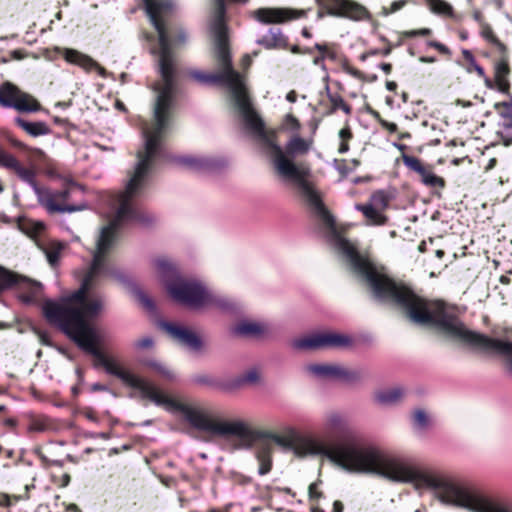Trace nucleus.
<instances>
[{
	"instance_id": "nucleus-1",
	"label": "nucleus",
	"mask_w": 512,
	"mask_h": 512,
	"mask_svg": "<svg viewBox=\"0 0 512 512\" xmlns=\"http://www.w3.org/2000/svg\"><path fill=\"white\" fill-rule=\"evenodd\" d=\"M244 122L257 138L264 153L270 158L276 172L284 179L297 184L309 205L329 227L331 244L361 276L375 299L397 304L405 311L411 322L421 326H433L453 342L470 347H499V339L468 329L453 310L443 302L425 300L415 295L406 286L396 283L387 275L383 267H378L368 258L361 256L356 247L336 231L332 215L325 209L320 195L309 181L310 167L305 163H295L293 160L312 149L314 143L312 138H302L294 134L287 141L284 151L278 143L277 132L265 129L262 119L254 108Z\"/></svg>"
},
{
	"instance_id": "nucleus-2",
	"label": "nucleus",
	"mask_w": 512,
	"mask_h": 512,
	"mask_svg": "<svg viewBox=\"0 0 512 512\" xmlns=\"http://www.w3.org/2000/svg\"><path fill=\"white\" fill-rule=\"evenodd\" d=\"M174 7L175 5L172 2L171 11L163 17V24L171 55L169 65L170 77L165 79L162 74L160 64L161 45H159L158 48L151 49V53L157 56L161 75V83L156 87L158 95L154 105L153 119L151 122H146L142 126L144 147L137 153L136 165L134 169L128 173L124 190L115 194L110 199L111 214L109 216V223L101 229L99 238H116L117 230L120 226L138 218L136 199L148 186L155 161L161 155L163 141L171 125V113L175 95L174 55L171 50V44L180 46L188 41V33L182 27L175 29L172 41L169 39L166 18L173 12ZM158 44H160L159 39Z\"/></svg>"
},
{
	"instance_id": "nucleus-3",
	"label": "nucleus",
	"mask_w": 512,
	"mask_h": 512,
	"mask_svg": "<svg viewBox=\"0 0 512 512\" xmlns=\"http://www.w3.org/2000/svg\"><path fill=\"white\" fill-rule=\"evenodd\" d=\"M261 437L270 439L285 450H293L298 457L324 456L347 472L376 475L395 483H410L416 489L427 482L430 474L420 470L408 458L356 439L327 448L312 438H302L297 428L290 424L282 425L280 433L264 432Z\"/></svg>"
},
{
	"instance_id": "nucleus-4",
	"label": "nucleus",
	"mask_w": 512,
	"mask_h": 512,
	"mask_svg": "<svg viewBox=\"0 0 512 512\" xmlns=\"http://www.w3.org/2000/svg\"><path fill=\"white\" fill-rule=\"evenodd\" d=\"M155 268L158 277L175 301L193 310H225L229 308L227 299L208 290L201 282L180 278L176 268L168 259H156Z\"/></svg>"
},
{
	"instance_id": "nucleus-5",
	"label": "nucleus",
	"mask_w": 512,
	"mask_h": 512,
	"mask_svg": "<svg viewBox=\"0 0 512 512\" xmlns=\"http://www.w3.org/2000/svg\"><path fill=\"white\" fill-rule=\"evenodd\" d=\"M419 486L435 490L436 497L444 504L464 508L470 512H512L507 506L491 499L475 488L461 485L432 474Z\"/></svg>"
},
{
	"instance_id": "nucleus-6",
	"label": "nucleus",
	"mask_w": 512,
	"mask_h": 512,
	"mask_svg": "<svg viewBox=\"0 0 512 512\" xmlns=\"http://www.w3.org/2000/svg\"><path fill=\"white\" fill-rule=\"evenodd\" d=\"M145 5V11L154 26L157 33H159V40L161 45L160 51V64L162 74L165 79L170 77V60L171 55L169 52L168 39L163 24V17L167 15L172 9V0H142Z\"/></svg>"
},
{
	"instance_id": "nucleus-7",
	"label": "nucleus",
	"mask_w": 512,
	"mask_h": 512,
	"mask_svg": "<svg viewBox=\"0 0 512 512\" xmlns=\"http://www.w3.org/2000/svg\"><path fill=\"white\" fill-rule=\"evenodd\" d=\"M35 195L38 204L49 214L73 213L87 208L85 203H80L78 205H71L68 203L70 188H64L57 191L46 186H41L40 188H35Z\"/></svg>"
},
{
	"instance_id": "nucleus-8",
	"label": "nucleus",
	"mask_w": 512,
	"mask_h": 512,
	"mask_svg": "<svg viewBox=\"0 0 512 512\" xmlns=\"http://www.w3.org/2000/svg\"><path fill=\"white\" fill-rule=\"evenodd\" d=\"M0 106L27 113L41 110V104L34 96L22 91L11 82L0 85Z\"/></svg>"
},
{
	"instance_id": "nucleus-9",
	"label": "nucleus",
	"mask_w": 512,
	"mask_h": 512,
	"mask_svg": "<svg viewBox=\"0 0 512 512\" xmlns=\"http://www.w3.org/2000/svg\"><path fill=\"white\" fill-rule=\"evenodd\" d=\"M351 344V338L347 335L325 331L313 333L292 340L291 346L298 351L316 350L328 347H346Z\"/></svg>"
},
{
	"instance_id": "nucleus-10",
	"label": "nucleus",
	"mask_w": 512,
	"mask_h": 512,
	"mask_svg": "<svg viewBox=\"0 0 512 512\" xmlns=\"http://www.w3.org/2000/svg\"><path fill=\"white\" fill-rule=\"evenodd\" d=\"M159 326L180 347L192 353H201L203 351L204 342L192 328L180 323L165 321L160 322Z\"/></svg>"
},
{
	"instance_id": "nucleus-11",
	"label": "nucleus",
	"mask_w": 512,
	"mask_h": 512,
	"mask_svg": "<svg viewBox=\"0 0 512 512\" xmlns=\"http://www.w3.org/2000/svg\"><path fill=\"white\" fill-rule=\"evenodd\" d=\"M306 369L310 374L321 380H341L346 383H353L362 377L359 370H350L335 363L311 364Z\"/></svg>"
},
{
	"instance_id": "nucleus-12",
	"label": "nucleus",
	"mask_w": 512,
	"mask_h": 512,
	"mask_svg": "<svg viewBox=\"0 0 512 512\" xmlns=\"http://www.w3.org/2000/svg\"><path fill=\"white\" fill-rule=\"evenodd\" d=\"M14 284L18 285L20 289L27 290V293L22 292L19 294V299L27 304L33 302L39 296L42 289L40 283L22 278L0 267V292Z\"/></svg>"
},
{
	"instance_id": "nucleus-13",
	"label": "nucleus",
	"mask_w": 512,
	"mask_h": 512,
	"mask_svg": "<svg viewBox=\"0 0 512 512\" xmlns=\"http://www.w3.org/2000/svg\"><path fill=\"white\" fill-rule=\"evenodd\" d=\"M323 429L324 432L330 437L343 436V439L340 442L336 443L330 448L340 445L346 442L348 439H356L361 443L369 444V442L363 441L350 433V426L347 419L344 415L338 412H329L326 414L323 422ZM370 445L375 444L370 443Z\"/></svg>"
},
{
	"instance_id": "nucleus-14",
	"label": "nucleus",
	"mask_w": 512,
	"mask_h": 512,
	"mask_svg": "<svg viewBox=\"0 0 512 512\" xmlns=\"http://www.w3.org/2000/svg\"><path fill=\"white\" fill-rule=\"evenodd\" d=\"M303 14L288 8H259L253 12V17L262 24H279L296 19Z\"/></svg>"
},
{
	"instance_id": "nucleus-15",
	"label": "nucleus",
	"mask_w": 512,
	"mask_h": 512,
	"mask_svg": "<svg viewBox=\"0 0 512 512\" xmlns=\"http://www.w3.org/2000/svg\"><path fill=\"white\" fill-rule=\"evenodd\" d=\"M62 57L71 64L77 65L86 72L96 71L101 77L107 76L106 70L100 66L90 56L71 48H63L60 50Z\"/></svg>"
},
{
	"instance_id": "nucleus-16",
	"label": "nucleus",
	"mask_w": 512,
	"mask_h": 512,
	"mask_svg": "<svg viewBox=\"0 0 512 512\" xmlns=\"http://www.w3.org/2000/svg\"><path fill=\"white\" fill-rule=\"evenodd\" d=\"M330 15L345 17L355 21L369 18V12L367 9L351 0H340L337 5L332 8Z\"/></svg>"
},
{
	"instance_id": "nucleus-17",
	"label": "nucleus",
	"mask_w": 512,
	"mask_h": 512,
	"mask_svg": "<svg viewBox=\"0 0 512 512\" xmlns=\"http://www.w3.org/2000/svg\"><path fill=\"white\" fill-rule=\"evenodd\" d=\"M494 70L496 89L503 94H509L510 82L508 76L510 69L507 61L505 59L497 61Z\"/></svg>"
},
{
	"instance_id": "nucleus-18",
	"label": "nucleus",
	"mask_w": 512,
	"mask_h": 512,
	"mask_svg": "<svg viewBox=\"0 0 512 512\" xmlns=\"http://www.w3.org/2000/svg\"><path fill=\"white\" fill-rule=\"evenodd\" d=\"M403 390L400 387H391L377 390L374 393V400L382 406H390L398 403L403 397Z\"/></svg>"
},
{
	"instance_id": "nucleus-19",
	"label": "nucleus",
	"mask_w": 512,
	"mask_h": 512,
	"mask_svg": "<svg viewBox=\"0 0 512 512\" xmlns=\"http://www.w3.org/2000/svg\"><path fill=\"white\" fill-rule=\"evenodd\" d=\"M15 123L21 127L26 133L33 137L47 135L50 133L49 126L42 121L28 122L21 117L15 118Z\"/></svg>"
},
{
	"instance_id": "nucleus-20",
	"label": "nucleus",
	"mask_w": 512,
	"mask_h": 512,
	"mask_svg": "<svg viewBox=\"0 0 512 512\" xmlns=\"http://www.w3.org/2000/svg\"><path fill=\"white\" fill-rule=\"evenodd\" d=\"M355 209L363 213L370 225H384L388 220L383 211L373 208L368 204H357Z\"/></svg>"
},
{
	"instance_id": "nucleus-21",
	"label": "nucleus",
	"mask_w": 512,
	"mask_h": 512,
	"mask_svg": "<svg viewBox=\"0 0 512 512\" xmlns=\"http://www.w3.org/2000/svg\"><path fill=\"white\" fill-rule=\"evenodd\" d=\"M37 245L45 254L49 264L51 266H55L59 261L64 245L57 241H49L47 243L37 241Z\"/></svg>"
},
{
	"instance_id": "nucleus-22",
	"label": "nucleus",
	"mask_w": 512,
	"mask_h": 512,
	"mask_svg": "<svg viewBox=\"0 0 512 512\" xmlns=\"http://www.w3.org/2000/svg\"><path fill=\"white\" fill-rule=\"evenodd\" d=\"M7 169L13 170L21 180L28 183L31 186L34 193H35V188L41 187L35 181L34 171L23 167L15 157H13V159L10 162Z\"/></svg>"
},
{
	"instance_id": "nucleus-23",
	"label": "nucleus",
	"mask_w": 512,
	"mask_h": 512,
	"mask_svg": "<svg viewBox=\"0 0 512 512\" xmlns=\"http://www.w3.org/2000/svg\"><path fill=\"white\" fill-rule=\"evenodd\" d=\"M235 332L241 336L257 337L265 332V326L258 322L243 321L236 326Z\"/></svg>"
},
{
	"instance_id": "nucleus-24",
	"label": "nucleus",
	"mask_w": 512,
	"mask_h": 512,
	"mask_svg": "<svg viewBox=\"0 0 512 512\" xmlns=\"http://www.w3.org/2000/svg\"><path fill=\"white\" fill-rule=\"evenodd\" d=\"M259 462L258 473L265 475L270 472L272 467V447L270 445L262 446L257 452Z\"/></svg>"
},
{
	"instance_id": "nucleus-25",
	"label": "nucleus",
	"mask_w": 512,
	"mask_h": 512,
	"mask_svg": "<svg viewBox=\"0 0 512 512\" xmlns=\"http://www.w3.org/2000/svg\"><path fill=\"white\" fill-rule=\"evenodd\" d=\"M285 38L279 29H270L258 43L268 49L282 47L285 45Z\"/></svg>"
},
{
	"instance_id": "nucleus-26",
	"label": "nucleus",
	"mask_w": 512,
	"mask_h": 512,
	"mask_svg": "<svg viewBox=\"0 0 512 512\" xmlns=\"http://www.w3.org/2000/svg\"><path fill=\"white\" fill-rule=\"evenodd\" d=\"M391 198L392 197L387 192L378 190L371 195L367 204L373 208L384 211L388 208Z\"/></svg>"
},
{
	"instance_id": "nucleus-27",
	"label": "nucleus",
	"mask_w": 512,
	"mask_h": 512,
	"mask_svg": "<svg viewBox=\"0 0 512 512\" xmlns=\"http://www.w3.org/2000/svg\"><path fill=\"white\" fill-rule=\"evenodd\" d=\"M260 380L261 372L257 368H250L236 379V386L255 385L258 384Z\"/></svg>"
},
{
	"instance_id": "nucleus-28",
	"label": "nucleus",
	"mask_w": 512,
	"mask_h": 512,
	"mask_svg": "<svg viewBox=\"0 0 512 512\" xmlns=\"http://www.w3.org/2000/svg\"><path fill=\"white\" fill-rule=\"evenodd\" d=\"M421 181L424 185L429 187H443L444 180L433 173V171L428 167H423L421 171H419Z\"/></svg>"
},
{
	"instance_id": "nucleus-29",
	"label": "nucleus",
	"mask_w": 512,
	"mask_h": 512,
	"mask_svg": "<svg viewBox=\"0 0 512 512\" xmlns=\"http://www.w3.org/2000/svg\"><path fill=\"white\" fill-rule=\"evenodd\" d=\"M143 364L157 373L160 377L166 380H173L175 378L174 372L166 365L156 360H146Z\"/></svg>"
},
{
	"instance_id": "nucleus-30",
	"label": "nucleus",
	"mask_w": 512,
	"mask_h": 512,
	"mask_svg": "<svg viewBox=\"0 0 512 512\" xmlns=\"http://www.w3.org/2000/svg\"><path fill=\"white\" fill-rule=\"evenodd\" d=\"M429 5L430 10L438 15L452 16V6L444 0H425Z\"/></svg>"
},
{
	"instance_id": "nucleus-31",
	"label": "nucleus",
	"mask_w": 512,
	"mask_h": 512,
	"mask_svg": "<svg viewBox=\"0 0 512 512\" xmlns=\"http://www.w3.org/2000/svg\"><path fill=\"white\" fill-rule=\"evenodd\" d=\"M497 135L505 146H510L512 144V120L499 121Z\"/></svg>"
},
{
	"instance_id": "nucleus-32",
	"label": "nucleus",
	"mask_w": 512,
	"mask_h": 512,
	"mask_svg": "<svg viewBox=\"0 0 512 512\" xmlns=\"http://www.w3.org/2000/svg\"><path fill=\"white\" fill-rule=\"evenodd\" d=\"M315 48L321 53V55L314 58L313 64L317 65V66H321L323 69H325L323 62L326 58L335 60L337 57L336 52L330 50L326 44H316Z\"/></svg>"
},
{
	"instance_id": "nucleus-33",
	"label": "nucleus",
	"mask_w": 512,
	"mask_h": 512,
	"mask_svg": "<svg viewBox=\"0 0 512 512\" xmlns=\"http://www.w3.org/2000/svg\"><path fill=\"white\" fill-rule=\"evenodd\" d=\"M429 425V417L427 413L422 410L418 409L415 410L413 413V426L418 431H424Z\"/></svg>"
},
{
	"instance_id": "nucleus-34",
	"label": "nucleus",
	"mask_w": 512,
	"mask_h": 512,
	"mask_svg": "<svg viewBox=\"0 0 512 512\" xmlns=\"http://www.w3.org/2000/svg\"><path fill=\"white\" fill-rule=\"evenodd\" d=\"M498 112L500 121L512 120V98L506 102H499L494 105Z\"/></svg>"
},
{
	"instance_id": "nucleus-35",
	"label": "nucleus",
	"mask_w": 512,
	"mask_h": 512,
	"mask_svg": "<svg viewBox=\"0 0 512 512\" xmlns=\"http://www.w3.org/2000/svg\"><path fill=\"white\" fill-rule=\"evenodd\" d=\"M23 230L32 238L39 237L45 230V225L42 222H27L23 225Z\"/></svg>"
},
{
	"instance_id": "nucleus-36",
	"label": "nucleus",
	"mask_w": 512,
	"mask_h": 512,
	"mask_svg": "<svg viewBox=\"0 0 512 512\" xmlns=\"http://www.w3.org/2000/svg\"><path fill=\"white\" fill-rule=\"evenodd\" d=\"M281 127L283 130L297 133L301 128V124L294 115L288 113L284 116Z\"/></svg>"
},
{
	"instance_id": "nucleus-37",
	"label": "nucleus",
	"mask_w": 512,
	"mask_h": 512,
	"mask_svg": "<svg viewBox=\"0 0 512 512\" xmlns=\"http://www.w3.org/2000/svg\"><path fill=\"white\" fill-rule=\"evenodd\" d=\"M341 143L338 148V152L341 154L346 153L349 150L348 141L352 138V133L349 127H344L339 132Z\"/></svg>"
},
{
	"instance_id": "nucleus-38",
	"label": "nucleus",
	"mask_w": 512,
	"mask_h": 512,
	"mask_svg": "<svg viewBox=\"0 0 512 512\" xmlns=\"http://www.w3.org/2000/svg\"><path fill=\"white\" fill-rule=\"evenodd\" d=\"M176 162L182 166L199 169L203 166V161L192 156H183L176 159Z\"/></svg>"
},
{
	"instance_id": "nucleus-39",
	"label": "nucleus",
	"mask_w": 512,
	"mask_h": 512,
	"mask_svg": "<svg viewBox=\"0 0 512 512\" xmlns=\"http://www.w3.org/2000/svg\"><path fill=\"white\" fill-rule=\"evenodd\" d=\"M136 300L147 310L153 311L155 306L152 299L142 290H135L134 292Z\"/></svg>"
},
{
	"instance_id": "nucleus-40",
	"label": "nucleus",
	"mask_w": 512,
	"mask_h": 512,
	"mask_svg": "<svg viewBox=\"0 0 512 512\" xmlns=\"http://www.w3.org/2000/svg\"><path fill=\"white\" fill-rule=\"evenodd\" d=\"M402 159H403L404 165L406 167H408L409 169L415 171L416 173L421 171V169L424 167L422 162L418 158H416L414 156L403 155Z\"/></svg>"
},
{
	"instance_id": "nucleus-41",
	"label": "nucleus",
	"mask_w": 512,
	"mask_h": 512,
	"mask_svg": "<svg viewBox=\"0 0 512 512\" xmlns=\"http://www.w3.org/2000/svg\"><path fill=\"white\" fill-rule=\"evenodd\" d=\"M330 101L332 103L333 109H341L346 114H350L351 108L350 106L343 100V98L339 95H331Z\"/></svg>"
},
{
	"instance_id": "nucleus-42",
	"label": "nucleus",
	"mask_w": 512,
	"mask_h": 512,
	"mask_svg": "<svg viewBox=\"0 0 512 512\" xmlns=\"http://www.w3.org/2000/svg\"><path fill=\"white\" fill-rule=\"evenodd\" d=\"M408 3V0H396L393 1L388 7L382 8V14L388 16L401 10Z\"/></svg>"
},
{
	"instance_id": "nucleus-43",
	"label": "nucleus",
	"mask_w": 512,
	"mask_h": 512,
	"mask_svg": "<svg viewBox=\"0 0 512 512\" xmlns=\"http://www.w3.org/2000/svg\"><path fill=\"white\" fill-rule=\"evenodd\" d=\"M153 345L154 341L149 336L143 337L134 343V347L137 349H150L153 347Z\"/></svg>"
},
{
	"instance_id": "nucleus-44",
	"label": "nucleus",
	"mask_w": 512,
	"mask_h": 512,
	"mask_svg": "<svg viewBox=\"0 0 512 512\" xmlns=\"http://www.w3.org/2000/svg\"><path fill=\"white\" fill-rule=\"evenodd\" d=\"M13 157H14L13 155L5 152L0 147V166L8 168V166H9L10 162L12 161Z\"/></svg>"
},
{
	"instance_id": "nucleus-45",
	"label": "nucleus",
	"mask_w": 512,
	"mask_h": 512,
	"mask_svg": "<svg viewBox=\"0 0 512 512\" xmlns=\"http://www.w3.org/2000/svg\"><path fill=\"white\" fill-rule=\"evenodd\" d=\"M339 1L340 0H317V3L320 6L326 8L328 10V13L330 14L332 8H334Z\"/></svg>"
},
{
	"instance_id": "nucleus-46",
	"label": "nucleus",
	"mask_w": 512,
	"mask_h": 512,
	"mask_svg": "<svg viewBox=\"0 0 512 512\" xmlns=\"http://www.w3.org/2000/svg\"><path fill=\"white\" fill-rule=\"evenodd\" d=\"M428 44L443 54H450L449 48L440 42L430 41Z\"/></svg>"
},
{
	"instance_id": "nucleus-47",
	"label": "nucleus",
	"mask_w": 512,
	"mask_h": 512,
	"mask_svg": "<svg viewBox=\"0 0 512 512\" xmlns=\"http://www.w3.org/2000/svg\"><path fill=\"white\" fill-rule=\"evenodd\" d=\"M343 70L354 77H360L361 75V73L357 69L353 68L347 63L343 65Z\"/></svg>"
},
{
	"instance_id": "nucleus-48",
	"label": "nucleus",
	"mask_w": 512,
	"mask_h": 512,
	"mask_svg": "<svg viewBox=\"0 0 512 512\" xmlns=\"http://www.w3.org/2000/svg\"><path fill=\"white\" fill-rule=\"evenodd\" d=\"M83 415L90 421L98 422V418L95 415V412L92 409H85L83 411Z\"/></svg>"
},
{
	"instance_id": "nucleus-49",
	"label": "nucleus",
	"mask_w": 512,
	"mask_h": 512,
	"mask_svg": "<svg viewBox=\"0 0 512 512\" xmlns=\"http://www.w3.org/2000/svg\"><path fill=\"white\" fill-rule=\"evenodd\" d=\"M431 33V30L428 29V28H423V29H420V30H413V31H410L408 32V35L409 36H417V35H422V36H426V35H429Z\"/></svg>"
},
{
	"instance_id": "nucleus-50",
	"label": "nucleus",
	"mask_w": 512,
	"mask_h": 512,
	"mask_svg": "<svg viewBox=\"0 0 512 512\" xmlns=\"http://www.w3.org/2000/svg\"><path fill=\"white\" fill-rule=\"evenodd\" d=\"M482 34L488 40H491V41H495L496 40V38H495V36H494V34H493V32H492V30L490 28L484 29Z\"/></svg>"
},
{
	"instance_id": "nucleus-51",
	"label": "nucleus",
	"mask_w": 512,
	"mask_h": 512,
	"mask_svg": "<svg viewBox=\"0 0 512 512\" xmlns=\"http://www.w3.org/2000/svg\"><path fill=\"white\" fill-rule=\"evenodd\" d=\"M10 499L9 496L5 493H0V506H9Z\"/></svg>"
},
{
	"instance_id": "nucleus-52",
	"label": "nucleus",
	"mask_w": 512,
	"mask_h": 512,
	"mask_svg": "<svg viewBox=\"0 0 512 512\" xmlns=\"http://www.w3.org/2000/svg\"><path fill=\"white\" fill-rule=\"evenodd\" d=\"M286 100H287V101H289V102H291V103L296 102V100H297V94H296V92H295L294 90L289 91V92L287 93V95H286Z\"/></svg>"
},
{
	"instance_id": "nucleus-53",
	"label": "nucleus",
	"mask_w": 512,
	"mask_h": 512,
	"mask_svg": "<svg viewBox=\"0 0 512 512\" xmlns=\"http://www.w3.org/2000/svg\"><path fill=\"white\" fill-rule=\"evenodd\" d=\"M60 179H63L65 188H69L68 186L75 185L74 180L70 176L61 177Z\"/></svg>"
},
{
	"instance_id": "nucleus-54",
	"label": "nucleus",
	"mask_w": 512,
	"mask_h": 512,
	"mask_svg": "<svg viewBox=\"0 0 512 512\" xmlns=\"http://www.w3.org/2000/svg\"><path fill=\"white\" fill-rule=\"evenodd\" d=\"M379 67L386 74H389L392 70V66L390 63H381Z\"/></svg>"
},
{
	"instance_id": "nucleus-55",
	"label": "nucleus",
	"mask_w": 512,
	"mask_h": 512,
	"mask_svg": "<svg viewBox=\"0 0 512 512\" xmlns=\"http://www.w3.org/2000/svg\"><path fill=\"white\" fill-rule=\"evenodd\" d=\"M474 69L480 77H485L484 69L479 66L476 62L473 63Z\"/></svg>"
},
{
	"instance_id": "nucleus-56",
	"label": "nucleus",
	"mask_w": 512,
	"mask_h": 512,
	"mask_svg": "<svg viewBox=\"0 0 512 512\" xmlns=\"http://www.w3.org/2000/svg\"><path fill=\"white\" fill-rule=\"evenodd\" d=\"M343 504L340 501H335L333 504V512H342Z\"/></svg>"
},
{
	"instance_id": "nucleus-57",
	"label": "nucleus",
	"mask_w": 512,
	"mask_h": 512,
	"mask_svg": "<svg viewBox=\"0 0 512 512\" xmlns=\"http://www.w3.org/2000/svg\"><path fill=\"white\" fill-rule=\"evenodd\" d=\"M484 78V83H485V86L489 89H494L496 88V85H495V81L492 82L488 77H483Z\"/></svg>"
},
{
	"instance_id": "nucleus-58",
	"label": "nucleus",
	"mask_w": 512,
	"mask_h": 512,
	"mask_svg": "<svg viewBox=\"0 0 512 512\" xmlns=\"http://www.w3.org/2000/svg\"><path fill=\"white\" fill-rule=\"evenodd\" d=\"M251 57L249 55H244L242 58V66L243 67H249L251 64Z\"/></svg>"
},
{
	"instance_id": "nucleus-59",
	"label": "nucleus",
	"mask_w": 512,
	"mask_h": 512,
	"mask_svg": "<svg viewBox=\"0 0 512 512\" xmlns=\"http://www.w3.org/2000/svg\"><path fill=\"white\" fill-rule=\"evenodd\" d=\"M90 437H99L104 440H107L109 438V435L107 433L101 432V433H91L89 434Z\"/></svg>"
},
{
	"instance_id": "nucleus-60",
	"label": "nucleus",
	"mask_w": 512,
	"mask_h": 512,
	"mask_svg": "<svg viewBox=\"0 0 512 512\" xmlns=\"http://www.w3.org/2000/svg\"><path fill=\"white\" fill-rule=\"evenodd\" d=\"M386 88L389 91H395L397 88V83L394 81H388L386 82Z\"/></svg>"
},
{
	"instance_id": "nucleus-61",
	"label": "nucleus",
	"mask_w": 512,
	"mask_h": 512,
	"mask_svg": "<svg viewBox=\"0 0 512 512\" xmlns=\"http://www.w3.org/2000/svg\"><path fill=\"white\" fill-rule=\"evenodd\" d=\"M463 54H464L465 58H466L467 60H469L472 64L475 62L474 57H473V55L471 54V52H470V51H468V50H464V51H463Z\"/></svg>"
},
{
	"instance_id": "nucleus-62",
	"label": "nucleus",
	"mask_w": 512,
	"mask_h": 512,
	"mask_svg": "<svg viewBox=\"0 0 512 512\" xmlns=\"http://www.w3.org/2000/svg\"><path fill=\"white\" fill-rule=\"evenodd\" d=\"M419 60L423 63H433L436 61V59L434 57H426V56L420 57Z\"/></svg>"
},
{
	"instance_id": "nucleus-63",
	"label": "nucleus",
	"mask_w": 512,
	"mask_h": 512,
	"mask_svg": "<svg viewBox=\"0 0 512 512\" xmlns=\"http://www.w3.org/2000/svg\"><path fill=\"white\" fill-rule=\"evenodd\" d=\"M47 174H48V176H50L52 178H59V179L61 178V176L59 174H57L55 171H53V170H49L47 172Z\"/></svg>"
},
{
	"instance_id": "nucleus-64",
	"label": "nucleus",
	"mask_w": 512,
	"mask_h": 512,
	"mask_svg": "<svg viewBox=\"0 0 512 512\" xmlns=\"http://www.w3.org/2000/svg\"><path fill=\"white\" fill-rule=\"evenodd\" d=\"M68 510L71 511V512H79V508L75 504H70L69 507H68Z\"/></svg>"
}]
</instances>
